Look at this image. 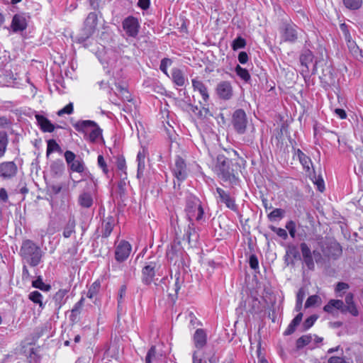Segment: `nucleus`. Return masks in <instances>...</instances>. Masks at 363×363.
I'll return each instance as SVG.
<instances>
[{
  "instance_id": "nucleus-40",
  "label": "nucleus",
  "mask_w": 363,
  "mask_h": 363,
  "mask_svg": "<svg viewBox=\"0 0 363 363\" xmlns=\"http://www.w3.org/2000/svg\"><path fill=\"white\" fill-rule=\"evenodd\" d=\"M261 311V303L257 297H252V301L249 303V308L247 312L252 315L258 314Z\"/></svg>"
},
{
  "instance_id": "nucleus-16",
  "label": "nucleus",
  "mask_w": 363,
  "mask_h": 363,
  "mask_svg": "<svg viewBox=\"0 0 363 363\" xmlns=\"http://www.w3.org/2000/svg\"><path fill=\"white\" fill-rule=\"evenodd\" d=\"M18 172V167L13 161L0 163V178L3 180L12 179Z\"/></svg>"
},
{
  "instance_id": "nucleus-25",
  "label": "nucleus",
  "mask_w": 363,
  "mask_h": 363,
  "mask_svg": "<svg viewBox=\"0 0 363 363\" xmlns=\"http://www.w3.org/2000/svg\"><path fill=\"white\" fill-rule=\"evenodd\" d=\"M193 342L196 351L199 353V350H202L207 343V334L205 330L202 328L197 329L193 335Z\"/></svg>"
},
{
  "instance_id": "nucleus-8",
  "label": "nucleus",
  "mask_w": 363,
  "mask_h": 363,
  "mask_svg": "<svg viewBox=\"0 0 363 363\" xmlns=\"http://www.w3.org/2000/svg\"><path fill=\"white\" fill-rule=\"evenodd\" d=\"M171 172L174 177V189H180L182 184L189 177V169L186 160L180 155H176L174 158V163L170 167Z\"/></svg>"
},
{
  "instance_id": "nucleus-18",
  "label": "nucleus",
  "mask_w": 363,
  "mask_h": 363,
  "mask_svg": "<svg viewBox=\"0 0 363 363\" xmlns=\"http://www.w3.org/2000/svg\"><path fill=\"white\" fill-rule=\"evenodd\" d=\"M322 251L325 257L333 260L338 259L342 254V246L336 240L326 243Z\"/></svg>"
},
{
  "instance_id": "nucleus-5",
  "label": "nucleus",
  "mask_w": 363,
  "mask_h": 363,
  "mask_svg": "<svg viewBox=\"0 0 363 363\" xmlns=\"http://www.w3.org/2000/svg\"><path fill=\"white\" fill-rule=\"evenodd\" d=\"M74 128L84 135V139L91 143H96L98 139H103V130L94 121L79 120L73 124Z\"/></svg>"
},
{
  "instance_id": "nucleus-4",
  "label": "nucleus",
  "mask_w": 363,
  "mask_h": 363,
  "mask_svg": "<svg viewBox=\"0 0 363 363\" xmlns=\"http://www.w3.org/2000/svg\"><path fill=\"white\" fill-rule=\"evenodd\" d=\"M103 18L101 11L89 12L85 18L79 33L74 38L75 43L83 44L91 38L97 30L99 18Z\"/></svg>"
},
{
  "instance_id": "nucleus-33",
  "label": "nucleus",
  "mask_w": 363,
  "mask_h": 363,
  "mask_svg": "<svg viewBox=\"0 0 363 363\" xmlns=\"http://www.w3.org/2000/svg\"><path fill=\"white\" fill-rule=\"evenodd\" d=\"M233 70L236 75L240 78V79L242 80L245 84L251 83V75L246 68H244L239 64H237Z\"/></svg>"
},
{
  "instance_id": "nucleus-37",
  "label": "nucleus",
  "mask_w": 363,
  "mask_h": 363,
  "mask_svg": "<svg viewBox=\"0 0 363 363\" xmlns=\"http://www.w3.org/2000/svg\"><path fill=\"white\" fill-rule=\"evenodd\" d=\"M31 285L33 288L38 289L43 292H48L51 289V285L45 284L43 280L42 276L37 277L36 279L32 281Z\"/></svg>"
},
{
  "instance_id": "nucleus-21",
  "label": "nucleus",
  "mask_w": 363,
  "mask_h": 363,
  "mask_svg": "<svg viewBox=\"0 0 363 363\" xmlns=\"http://www.w3.org/2000/svg\"><path fill=\"white\" fill-rule=\"evenodd\" d=\"M191 83L194 91H198L202 98V101H200L201 105L208 106L210 101V96L207 86L197 78L193 79Z\"/></svg>"
},
{
  "instance_id": "nucleus-32",
  "label": "nucleus",
  "mask_w": 363,
  "mask_h": 363,
  "mask_svg": "<svg viewBox=\"0 0 363 363\" xmlns=\"http://www.w3.org/2000/svg\"><path fill=\"white\" fill-rule=\"evenodd\" d=\"M303 313L299 312L290 322L287 328L284 332L283 335L284 336H288L292 335L296 330V328L300 325L303 318Z\"/></svg>"
},
{
  "instance_id": "nucleus-27",
  "label": "nucleus",
  "mask_w": 363,
  "mask_h": 363,
  "mask_svg": "<svg viewBox=\"0 0 363 363\" xmlns=\"http://www.w3.org/2000/svg\"><path fill=\"white\" fill-rule=\"evenodd\" d=\"M193 363H217L218 358L214 353L208 354L204 352L199 355L198 351H194L192 354Z\"/></svg>"
},
{
  "instance_id": "nucleus-17",
  "label": "nucleus",
  "mask_w": 363,
  "mask_h": 363,
  "mask_svg": "<svg viewBox=\"0 0 363 363\" xmlns=\"http://www.w3.org/2000/svg\"><path fill=\"white\" fill-rule=\"evenodd\" d=\"M301 256L298 250V246L294 243H289L286 246L284 263L287 266L294 267L296 260H301Z\"/></svg>"
},
{
  "instance_id": "nucleus-46",
  "label": "nucleus",
  "mask_w": 363,
  "mask_h": 363,
  "mask_svg": "<svg viewBox=\"0 0 363 363\" xmlns=\"http://www.w3.org/2000/svg\"><path fill=\"white\" fill-rule=\"evenodd\" d=\"M350 288V285L344 281H339L335 286V294L336 297L342 298L345 294V290Z\"/></svg>"
},
{
  "instance_id": "nucleus-49",
  "label": "nucleus",
  "mask_w": 363,
  "mask_h": 363,
  "mask_svg": "<svg viewBox=\"0 0 363 363\" xmlns=\"http://www.w3.org/2000/svg\"><path fill=\"white\" fill-rule=\"evenodd\" d=\"M318 319V315H311L308 317L303 323L301 325L302 331H307L309 330L315 323Z\"/></svg>"
},
{
  "instance_id": "nucleus-20",
  "label": "nucleus",
  "mask_w": 363,
  "mask_h": 363,
  "mask_svg": "<svg viewBox=\"0 0 363 363\" xmlns=\"http://www.w3.org/2000/svg\"><path fill=\"white\" fill-rule=\"evenodd\" d=\"M216 93L220 99L230 100L233 96V89L229 81H221L216 87Z\"/></svg>"
},
{
  "instance_id": "nucleus-38",
  "label": "nucleus",
  "mask_w": 363,
  "mask_h": 363,
  "mask_svg": "<svg viewBox=\"0 0 363 363\" xmlns=\"http://www.w3.org/2000/svg\"><path fill=\"white\" fill-rule=\"evenodd\" d=\"M55 152L62 153V150L55 139H50L47 141L46 157Z\"/></svg>"
},
{
  "instance_id": "nucleus-62",
  "label": "nucleus",
  "mask_w": 363,
  "mask_h": 363,
  "mask_svg": "<svg viewBox=\"0 0 363 363\" xmlns=\"http://www.w3.org/2000/svg\"><path fill=\"white\" fill-rule=\"evenodd\" d=\"M116 166L119 170L124 172L126 174V162L125 159L123 155H119L116 159Z\"/></svg>"
},
{
  "instance_id": "nucleus-11",
  "label": "nucleus",
  "mask_w": 363,
  "mask_h": 363,
  "mask_svg": "<svg viewBox=\"0 0 363 363\" xmlns=\"http://www.w3.org/2000/svg\"><path fill=\"white\" fill-rule=\"evenodd\" d=\"M27 18H29V16L24 12L14 14L9 27L6 28L11 33H18L24 31L28 27Z\"/></svg>"
},
{
  "instance_id": "nucleus-14",
  "label": "nucleus",
  "mask_w": 363,
  "mask_h": 363,
  "mask_svg": "<svg viewBox=\"0 0 363 363\" xmlns=\"http://www.w3.org/2000/svg\"><path fill=\"white\" fill-rule=\"evenodd\" d=\"M157 262L153 260L147 261L142 269L141 281L145 286H150L156 275Z\"/></svg>"
},
{
  "instance_id": "nucleus-6",
  "label": "nucleus",
  "mask_w": 363,
  "mask_h": 363,
  "mask_svg": "<svg viewBox=\"0 0 363 363\" xmlns=\"http://www.w3.org/2000/svg\"><path fill=\"white\" fill-rule=\"evenodd\" d=\"M20 255L30 267H34L40 263L43 252L33 240H25L22 242Z\"/></svg>"
},
{
  "instance_id": "nucleus-3",
  "label": "nucleus",
  "mask_w": 363,
  "mask_h": 363,
  "mask_svg": "<svg viewBox=\"0 0 363 363\" xmlns=\"http://www.w3.org/2000/svg\"><path fill=\"white\" fill-rule=\"evenodd\" d=\"M354 294L349 292L345 295V302L342 299H330L323 306V311L331 315H334L336 311H339L342 314L350 313L352 316L359 315V311L354 301Z\"/></svg>"
},
{
  "instance_id": "nucleus-10",
  "label": "nucleus",
  "mask_w": 363,
  "mask_h": 363,
  "mask_svg": "<svg viewBox=\"0 0 363 363\" xmlns=\"http://www.w3.org/2000/svg\"><path fill=\"white\" fill-rule=\"evenodd\" d=\"M89 180L81 179L78 182L74 181V183L86 182L87 185V191H84L81 193L78 197V203L79 205L85 208H89L93 205V196L92 192L96 190V183L95 182L94 177L91 174H89Z\"/></svg>"
},
{
  "instance_id": "nucleus-52",
  "label": "nucleus",
  "mask_w": 363,
  "mask_h": 363,
  "mask_svg": "<svg viewBox=\"0 0 363 363\" xmlns=\"http://www.w3.org/2000/svg\"><path fill=\"white\" fill-rule=\"evenodd\" d=\"M321 299L318 295H311L308 297L305 303V308H309L315 306Z\"/></svg>"
},
{
  "instance_id": "nucleus-53",
  "label": "nucleus",
  "mask_w": 363,
  "mask_h": 363,
  "mask_svg": "<svg viewBox=\"0 0 363 363\" xmlns=\"http://www.w3.org/2000/svg\"><path fill=\"white\" fill-rule=\"evenodd\" d=\"M269 228L283 240H286V239H288V233L285 229L281 228H277L272 225H269Z\"/></svg>"
},
{
  "instance_id": "nucleus-54",
  "label": "nucleus",
  "mask_w": 363,
  "mask_h": 363,
  "mask_svg": "<svg viewBox=\"0 0 363 363\" xmlns=\"http://www.w3.org/2000/svg\"><path fill=\"white\" fill-rule=\"evenodd\" d=\"M328 363H354L350 359L343 356H331L328 359Z\"/></svg>"
},
{
  "instance_id": "nucleus-47",
  "label": "nucleus",
  "mask_w": 363,
  "mask_h": 363,
  "mask_svg": "<svg viewBox=\"0 0 363 363\" xmlns=\"http://www.w3.org/2000/svg\"><path fill=\"white\" fill-rule=\"evenodd\" d=\"M71 171L77 173H82L84 171L85 165L82 159L74 160L73 163L69 167Z\"/></svg>"
},
{
  "instance_id": "nucleus-34",
  "label": "nucleus",
  "mask_w": 363,
  "mask_h": 363,
  "mask_svg": "<svg viewBox=\"0 0 363 363\" xmlns=\"http://www.w3.org/2000/svg\"><path fill=\"white\" fill-rule=\"evenodd\" d=\"M76 220L74 217L71 216L69 217L66 225L63 228L62 235L65 238H69L72 233H75Z\"/></svg>"
},
{
  "instance_id": "nucleus-12",
  "label": "nucleus",
  "mask_w": 363,
  "mask_h": 363,
  "mask_svg": "<svg viewBox=\"0 0 363 363\" xmlns=\"http://www.w3.org/2000/svg\"><path fill=\"white\" fill-rule=\"evenodd\" d=\"M231 123L237 133L242 135L245 133L247 118V115L243 109L238 108L233 112Z\"/></svg>"
},
{
  "instance_id": "nucleus-19",
  "label": "nucleus",
  "mask_w": 363,
  "mask_h": 363,
  "mask_svg": "<svg viewBox=\"0 0 363 363\" xmlns=\"http://www.w3.org/2000/svg\"><path fill=\"white\" fill-rule=\"evenodd\" d=\"M299 248L301 252L303 263L308 270L313 271L315 269V262L310 247L306 242H302L299 244Z\"/></svg>"
},
{
  "instance_id": "nucleus-56",
  "label": "nucleus",
  "mask_w": 363,
  "mask_h": 363,
  "mask_svg": "<svg viewBox=\"0 0 363 363\" xmlns=\"http://www.w3.org/2000/svg\"><path fill=\"white\" fill-rule=\"evenodd\" d=\"M175 282H174V292L179 294L181 289L182 284L184 282L183 279H181V270H177L174 274Z\"/></svg>"
},
{
  "instance_id": "nucleus-9",
  "label": "nucleus",
  "mask_w": 363,
  "mask_h": 363,
  "mask_svg": "<svg viewBox=\"0 0 363 363\" xmlns=\"http://www.w3.org/2000/svg\"><path fill=\"white\" fill-rule=\"evenodd\" d=\"M297 29L298 26L290 18H282L279 27L281 40L291 44L296 43L298 38Z\"/></svg>"
},
{
  "instance_id": "nucleus-61",
  "label": "nucleus",
  "mask_w": 363,
  "mask_h": 363,
  "mask_svg": "<svg viewBox=\"0 0 363 363\" xmlns=\"http://www.w3.org/2000/svg\"><path fill=\"white\" fill-rule=\"evenodd\" d=\"M202 106V108L199 109L195 115L197 116V117L200 119H203L205 118H207L208 116H212V114L211 113L208 108L206 107V106Z\"/></svg>"
},
{
  "instance_id": "nucleus-43",
  "label": "nucleus",
  "mask_w": 363,
  "mask_h": 363,
  "mask_svg": "<svg viewBox=\"0 0 363 363\" xmlns=\"http://www.w3.org/2000/svg\"><path fill=\"white\" fill-rule=\"evenodd\" d=\"M247 41L241 35H238L231 43L230 46L233 50L236 51L246 47Z\"/></svg>"
},
{
  "instance_id": "nucleus-2",
  "label": "nucleus",
  "mask_w": 363,
  "mask_h": 363,
  "mask_svg": "<svg viewBox=\"0 0 363 363\" xmlns=\"http://www.w3.org/2000/svg\"><path fill=\"white\" fill-rule=\"evenodd\" d=\"M240 167L238 163L234 162L232 159L220 154L216 157L215 164V172L218 177L225 182H229L230 184H237L238 177L235 174L236 170Z\"/></svg>"
},
{
  "instance_id": "nucleus-63",
  "label": "nucleus",
  "mask_w": 363,
  "mask_h": 363,
  "mask_svg": "<svg viewBox=\"0 0 363 363\" xmlns=\"http://www.w3.org/2000/svg\"><path fill=\"white\" fill-rule=\"evenodd\" d=\"M248 263L252 269L256 270L259 268V261L255 254H251L249 256Z\"/></svg>"
},
{
  "instance_id": "nucleus-59",
  "label": "nucleus",
  "mask_w": 363,
  "mask_h": 363,
  "mask_svg": "<svg viewBox=\"0 0 363 363\" xmlns=\"http://www.w3.org/2000/svg\"><path fill=\"white\" fill-rule=\"evenodd\" d=\"M172 64V60L170 58H163L160 65V69L166 75H167V67Z\"/></svg>"
},
{
  "instance_id": "nucleus-24",
  "label": "nucleus",
  "mask_w": 363,
  "mask_h": 363,
  "mask_svg": "<svg viewBox=\"0 0 363 363\" xmlns=\"http://www.w3.org/2000/svg\"><path fill=\"white\" fill-rule=\"evenodd\" d=\"M122 57H118L116 55H114L113 58L109 59L106 62V66L104 65V68H107V72L114 75H119V73L123 71V67L121 66Z\"/></svg>"
},
{
  "instance_id": "nucleus-50",
  "label": "nucleus",
  "mask_w": 363,
  "mask_h": 363,
  "mask_svg": "<svg viewBox=\"0 0 363 363\" xmlns=\"http://www.w3.org/2000/svg\"><path fill=\"white\" fill-rule=\"evenodd\" d=\"M305 298V291L301 288L296 294L295 311H300L302 308L303 301Z\"/></svg>"
},
{
  "instance_id": "nucleus-22",
  "label": "nucleus",
  "mask_w": 363,
  "mask_h": 363,
  "mask_svg": "<svg viewBox=\"0 0 363 363\" xmlns=\"http://www.w3.org/2000/svg\"><path fill=\"white\" fill-rule=\"evenodd\" d=\"M216 192L218 194L220 203H224L228 208L234 212L238 211V206L235 203V199L232 198L228 192L220 187L216 188Z\"/></svg>"
},
{
  "instance_id": "nucleus-23",
  "label": "nucleus",
  "mask_w": 363,
  "mask_h": 363,
  "mask_svg": "<svg viewBox=\"0 0 363 363\" xmlns=\"http://www.w3.org/2000/svg\"><path fill=\"white\" fill-rule=\"evenodd\" d=\"M116 225V219L113 216H108L106 218H104L101 220V234L98 235L96 238L101 236L103 238H108Z\"/></svg>"
},
{
  "instance_id": "nucleus-44",
  "label": "nucleus",
  "mask_w": 363,
  "mask_h": 363,
  "mask_svg": "<svg viewBox=\"0 0 363 363\" xmlns=\"http://www.w3.org/2000/svg\"><path fill=\"white\" fill-rule=\"evenodd\" d=\"M100 288L101 281L99 279L94 281L86 292V297L91 299L93 298L99 292Z\"/></svg>"
},
{
  "instance_id": "nucleus-1",
  "label": "nucleus",
  "mask_w": 363,
  "mask_h": 363,
  "mask_svg": "<svg viewBox=\"0 0 363 363\" xmlns=\"http://www.w3.org/2000/svg\"><path fill=\"white\" fill-rule=\"evenodd\" d=\"M166 257L170 264L177 267V270H182L184 273L188 272L191 259L179 238H176L167 245Z\"/></svg>"
},
{
  "instance_id": "nucleus-39",
  "label": "nucleus",
  "mask_w": 363,
  "mask_h": 363,
  "mask_svg": "<svg viewBox=\"0 0 363 363\" xmlns=\"http://www.w3.org/2000/svg\"><path fill=\"white\" fill-rule=\"evenodd\" d=\"M9 144L8 134L4 130L0 131V158H2L7 150Z\"/></svg>"
},
{
  "instance_id": "nucleus-13",
  "label": "nucleus",
  "mask_w": 363,
  "mask_h": 363,
  "mask_svg": "<svg viewBox=\"0 0 363 363\" xmlns=\"http://www.w3.org/2000/svg\"><path fill=\"white\" fill-rule=\"evenodd\" d=\"M122 27L128 37L135 38L138 35L140 25L138 18L128 16L123 20Z\"/></svg>"
},
{
  "instance_id": "nucleus-55",
  "label": "nucleus",
  "mask_w": 363,
  "mask_h": 363,
  "mask_svg": "<svg viewBox=\"0 0 363 363\" xmlns=\"http://www.w3.org/2000/svg\"><path fill=\"white\" fill-rule=\"evenodd\" d=\"M285 228L289 231L290 237L291 238H295L296 234V223L292 220H289V221L286 222Z\"/></svg>"
},
{
  "instance_id": "nucleus-41",
  "label": "nucleus",
  "mask_w": 363,
  "mask_h": 363,
  "mask_svg": "<svg viewBox=\"0 0 363 363\" xmlns=\"http://www.w3.org/2000/svg\"><path fill=\"white\" fill-rule=\"evenodd\" d=\"M313 340V335L311 334L303 335L298 337L296 340V350H301L304 347L308 345Z\"/></svg>"
},
{
  "instance_id": "nucleus-31",
  "label": "nucleus",
  "mask_w": 363,
  "mask_h": 363,
  "mask_svg": "<svg viewBox=\"0 0 363 363\" xmlns=\"http://www.w3.org/2000/svg\"><path fill=\"white\" fill-rule=\"evenodd\" d=\"M315 55L312 50L309 49H302L299 56V61L303 67H305L308 71L309 65L313 63Z\"/></svg>"
},
{
  "instance_id": "nucleus-60",
  "label": "nucleus",
  "mask_w": 363,
  "mask_h": 363,
  "mask_svg": "<svg viewBox=\"0 0 363 363\" xmlns=\"http://www.w3.org/2000/svg\"><path fill=\"white\" fill-rule=\"evenodd\" d=\"M127 290V286L125 284H123L120 286V289L118 290V298H117V302H118V308L121 307V305L123 302V299L125 296Z\"/></svg>"
},
{
  "instance_id": "nucleus-45",
  "label": "nucleus",
  "mask_w": 363,
  "mask_h": 363,
  "mask_svg": "<svg viewBox=\"0 0 363 363\" xmlns=\"http://www.w3.org/2000/svg\"><path fill=\"white\" fill-rule=\"evenodd\" d=\"M344 6L349 10L356 11L362 6V0H342Z\"/></svg>"
},
{
  "instance_id": "nucleus-35",
  "label": "nucleus",
  "mask_w": 363,
  "mask_h": 363,
  "mask_svg": "<svg viewBox=\"0 0 363 363\" xmlns=\"http://www.w3.org/2000/svg\"><path fill=\"white\" fill-rule=\"evenodd\" d=\"M172 79L173 82L179 86H183L185 84V77L182 71L178 68H174L172 70Z\"/></svg>"
},
{
  "instance_id": "nucleus-57",
  "label": "nucleus",
  "mask_w": 363,
  "mask_h": 363,
  "mask_svg": "<svg viewBox=\"0 0 363 363\" xmlns=\"http://www.w3.org/2000/svg\"><path fill=\"white\" fill-rule=\"evenodd\" d=\"M298 160L306 172H309L311 169L310 165H313L312 160L310 157L305 155L303 157L298 159Z\"/></svg>"
},
{
  "instance_id": "nucleus-30",
  "label": "nucleus",
  "mask_w": 363,
  "mask_h": 363,
  "mask_svg": "<svg viewBox=\"0 0 363 363\" xmlns=\"http://www.w3.org/2000/svg\"><path fill=\"white\" fill-rule=\"evenodd\" d=\"M65 169V166L61 159L53 160L50 164V172L52 177H60Z\"/></svg>"
},
{
  "instance_id": "nucleus-58",
  "label": "nucleus",
  "mask_w": 363,
  "mask_h": 363,
  "mask_svg": "<svg viewBox=\"0 0 363 363\" xmlns=\"http://www.w3.org/2000/svg\"><path fill=\"white\" fill-rule=\"evenodd\" d=\"M340 27L342 32V34H343L344 38L346 41V43L347 44L350 42L352 41L353 40L352 38L350 30L348 29L347 25L344 23L340 24Z\"/></svg>"
},
{
  "instance_id": "nucleus-29",
  "label": "nucleus",
  "mask_w": 363,
  "mask_h": 363,
  "mask_svg": "<svg viewBox=\"0 0 363 363\" xmlns=\"http://www.w3.org/2000/svg\"><path fill=\"white\" fill-rule=\"evenodd\" d=\"M69 289H59L53 296L52 300L55 303V306L57 310H60L67 302V294L69 292Z\"/></svg>"
},
{
  "instance_id": "nucleus-7",
  "label": "nucleus",
  "mask_w": 363,
  "mask_h": 363,
  "mask_svg": "<svg viewBox=\"0 0 363 363\" xmlns=\"http://www.w3.org/2000/svg\"><path fill=\"white\" fill-rule=\"evenodd\" d=\"M184 211L188 220L196 221L200 223L205 221L202 202L194 195L186 197Z\"/></svg>"
},
{
  "instance_id": "nucleus-64",
  "label": "nucleus",
  "mask_w": 363,
  "mask_h": 363,
  "mask_svg": "<svg viewBox=\"0 0 363 363\" xmlns=\"http://www.w3.org/2000/svg\"><path fill=\"white\" fill-rule=\"evenodd\" d=\"M64 157L68 167L73 163L77 157L76 155L71 150H66L64 153Z\"/></svg>"
},
{
  "instance_id": "nucleus-26",
  "label": "nucleus",
  "mask_w": 363,
  "mask_h": 363,
  "mask_svg": "<svg viewBox=\"0 0 363 363\" xmlns=\"http://www.w3.org/2000/svg\"><path fill=\"white\" fill-rule=\"evenodd\" d=\"M35 119L38 125L43 133H52L55 130V125L45 116L36 113Z\"/></svg>"
},
{
  "instance_id": "nucleus-36",
  "label": "nucleus",
  "mask_w": 363,
  "mask_h": 363,
  "mask_svg": "<svg viewBox=\"0 0 363 363\" xmlns=\"http://www.w3.org/2000/svg\"><path fill=\"white\" fill-rule=\"evenodd\" d=\"M43 296L38 291H33L28 294V299L35 304H38L39 308L43 310L45 303L43 302Z\"/></svg>"
},
{
  "instance_id": "nucleus-48",
  "label": "nucleus",
  "mask_w": 363,
  "mask_h": 363,
  "mask_svg": "<svg viewBox=\"0 0 363 363\" xmlns=\"http://www.w3.org/2000/svg\"><path fill=\"white\" fill-rule=\"evenodd\" d=\"M125 178L121 179L117 183L118 194L121 201H123L126 196V182Z\"/></svg>"
},
{
  "instance_id": "nucleus-15",
  "label": "nucleus",
  "mask_w": 363,
  "mask_h": 363,
  "mask_svg": "<svg viewBox=\"0 0 363 363\" xmlns=\"http://www.w3.org/2000/svg\"><path fill=\"white\" fill-rule=\"evenodd\" d=\"M131 250L132 246L128 241L121 240L115 249V259L119 263L125 262L130 256Z\"/></svg>"
},
{
  "instance_id": "nucleus-42",
  "label": "nucleus",
  "mask_w": 363,
  "mask_h": 363,
  "mask_svg": "<svg viewBox=\"0 0 363 363\" xmlns=\"http://www.w3.org/2000/svg\"><path fill=\"white\" fill-rule=\"evenodd\" d=\"M285 211L282 208H274L267 215V218L271 222H276L281 220L284 217Z\"/></svg>"
},
{
  "instance_id": "nucleus-51",
  "label": "nucleus",
  "mask_w": 363,
  "mask_h": 363,
  "mask_svg": "<svg viewBox=\"0 0 363 363\" xmlns=\"http://www.w3.org/2000/svg\"><path fill=\"white\" fill-rule=\"evenodd\" d=\"M104 30L100 34L99 39L103 43H108L112 39L113 32L108 26H104Z\"/></svg>"
},
{
  "instance_id": "nucleus-28",
  "label": "nucleus",
  "mask_w": 363,
  "mask_h": 363,
  "mask_svg": "<svg viewBox=\"0 0 363 363\" xmlns=\"http://www.w3.org/2000/svg\"><path fill=\"white\" fill-rule=\"evenodd\" d=\"M189 224L187 229L185 230L184 237L189 245H192V242H196L199 235L197 232V228L195 226V223L193 220H188Z\"/></svg>"
}]
</instances>
